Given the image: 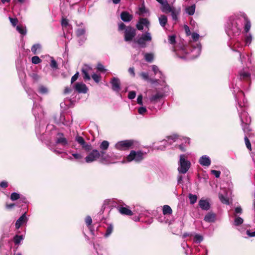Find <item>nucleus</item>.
<instances>
[{
  "instance_id": "nucleus-42",
  "label": "nucleus",
  "mask_w": 255,
  "mask_h": 255,
  "mask_svg": "<svg viewBox=\"0 0 255 255\" xmlns=\"http://www.w3.org/2000/svg\"><path fill=\"white\" fill-rule=\"evenodd\" d=\"M219 197L220 201L223 203H224L226 204H229V200L227 198L224 197V196L223 195L219 194Z\"/></svg>"
},
{
  "instance_id": "nucleus-61",
  "label": "nucleus",
  "mask_w": 255,
  "mask_h": 255,
  "mask_svg": "<svg viewBox=\"0 0 255 255\" xmlns=\"http://www.w3.org/2000/svg\"><path fill=\"white\" fill-rule=\"evenodd\" d=\"M72 155L75 159L77 160L81 159L82 158V155L79 153H73Z\"/></svg>"
},
{
  "instance_id": "nucleus-14",
  "label": "nucleus",
  "mask_w": 255,
  "mask_h": 255,
  "mask_svg": "<svg viewBox=\"0 0 255 255\" xmlns=\"http://www.w3.org/2000/svg\"><path fill=\"white\" fill-rule=\"evenodd\" d=\"M92 70V68L89 66H85L82 69L81 72L84 80H89L90 79V76L89 74L90 71Z\"/></svg>"
},
{
  "instance_id": "nucleus-5",
  "label": "nucleus",
  "mask_w": 255,
  "mask_h": 255,
  "mask_svg": "<svg viewBox=\"0 0 255 255\" xmlns=\"http://www.w3.org/2000/svg\"><path fill=\"white\" fill-rule=\"evenodd\" d=\"M191 166V163L186 159V156L184 154H181L180 156V160L179 162V167L178 171L180 173H186Z\"/></svg>"
},
{
  "instance_id": "nucleus-9",
  "label": "nucleus",
  "mask_w": 255,
  "mask_h": 255,
  "mask_svg": "<svg viewBox=\"0 0 255 255\" xmlns=\"http://www.w3.org/2000/svg\"><path fill=\"white\" fill-rule=\"evenodd\" d=\"M75 140L82 146V148L86 151H89L91 150V145L87 143L83 137L77 135L75 137Z\"/></svg>"
},
{
  "instance_id": "nucleus-39",
  "label": "nucleus",
  "mask_w": 255,
  "mask_h": 255,
  "mask_svg": "<svg viewBox=\"0 0 255 255\" xmlns=\"http://www.w3.org/2000/svg\"><path fill=\"white\" fill-rule=\"evenodd\" d=\"M50 65L51 67L53 69H56L58 68V65L57 62L54 59L53 57L51 58Z\"/></svg>"
},
{
  "instance_id": "nucleus-51",
  "label": "nucleus",
  "mask_w": 255,
  "mask_h": 255,
  "mask_svg": "<svg viewBox=\"0 0 255 255\" xmlns=\"http://www.w3.org/2000/svg\"><path fill=\"white\" fill-rule=\"evenodd\" d=\"M9 19L11 23V24L15 26L18 23V20L16 18H12L11 17H9Z\"/></svg>"
},
{
  "instance_id": "nucleus-18",
  "label": "nucleus",
  "mask_w": 255,
  "mask_h": 255,
  "mask_svg": "<svg viewBox=\"0 0 255 255\" xmlns=\"http://www.w3.org/2000/svg\"><path fill=\"white\" fill-rule=\"evenodd\" d=\"M243 18V22H245L244 30L246 32H248L251 26V23L250 20L248 18L246 15L242 16Z\"/></svg>"
},
{
  "instance_id": "nucleus-36",
  "label": "nucleus",
  "mask_w": 255,
  "mask_h": 255,
  "mask_svg": "<svg viewBox=\"0 0 255 255\" xmlns=\"http://www.w3.org/2000/svg\"><path fill=\"white\" fill-rule=\"evenodd\" d=\"M17 30L21 34L25 35L26 33V30L25 27L20 26L17 25L16 27Z\"/></svg>"
},
{
  "instance_id": "nucleus-43",
  "label": "nucleus",
  "mask_w": 255,
  "mask_h": 255,
  "mask_svg": "<svg viewBox=\"0 0 255 255\" xmlns=\"http://www.w3.org/2000/svg\"><path fill=\"white\" fill-rule=\"evenodd\" d=\"M22 240V236L18 235H16L13 239L14 242L16 245L18 244Z\"/></svg>"
},
{
  "instance_id": "nucleus-28",
  "label": "nucleus",
  "mask_w": 255,
  "mask_h": 255,
  "mask_svg": "<svg viewBox=\"0 0 255 255\" xmlns=\"http://www.w3.org/2000/svg\"><path fill=\"white\" fill-rule=\"evenodd\" d=\"M172 213V210L171 207L168 205H164L163 207V214L164 215H170Z\"/></svg>"
},
{
  "instance_id": "nucleus-63",
  "label": "nucleus",
  "mask_w": 255,
  "mask_h": 255,
  "mask_svg": "<svg viewBox=\"0 0 255 255\" xmlns=\"http://www.w3.org/2000/svg\"><path fill=\"white\" fill-rule=\"evenodd\" d=\"M137 102L139 105H142V96L141 95L138 96L137 98Z\"/></svg>"
},
{
  "instance_id": "nucleus-48",
  "label": "nucleus",
  "mask_w": 255,
  "mask_h": 255,
  "mask_svg": "<svg viewBox=\"0 0 255 255\" xmlns=\"http://www.w3.org/2000/svg\"><path fill=\"white\" fill-rule=\"evenodd\" d=\"M92 78L96 83H99L100 81L101 76L98 74H93L92 75Z\"/></svg>"
},
{
  "instance_id": "nucleus-13",
  "label": "nucleus",
  "mask_w": 255,
  "mask_h": 255,
  "mask_svg": "<svg viewBox=\"0 0 255 255\" xmlns=\"http://www.w3.org/2000/svg\"><path fill=\"white\" fill-rule=\"evenodd\" d=\"M75 89L79 93H86L88 91L86 85L82 83H76L75 85Z\"/></svg>"
},
{
  "instance_id": "nucleus-64",
  "label": "nucleus",
  "mask_w": 255,
  "mask_h": 255,
  "mask_svg": "<svg viewBox=\"0 0 255 255\" xmlns=\"http://www.w3.org/2000/svg\"><path fill=\"white\" fill-rule=\"evenodd\" d=\"M247 235L250 237H255V231H251V230H248L247 231Z\"/></svg>"
},
{
  "instance_id": "nucleus-50",
  "label": "nucleus",
  "mask_w": 255,
  "mask_h": 255,
  "mask_svg": "<svg viewBox=\"0 0 255 255\" xmlns=\"http://www.w3.org/2000/svg\"><path fill=\"white\" fill-rule=\"evenodd\" d=\"M97 69L100 72H105L106 69H105L104 66L101 63H98L97 66Z\"/></svg>"
},
{
  "instance_id": "nucleus-21",
  "label": "nucleus",
  "mask_w": 255,
  "mask_h": 255,
  "mask_svg": "<svg viewBox=\"0 0 255 255\" xmlns=\"http://www.w3.org/2000/svg\"><path fill=\"white\" fill-rule=\"evenodd\" d=\"M120 213L123 215L131 216L133 214L132 212L127 207L120 206L118 207Z\"/></svg>"
},
{
  "instance_id": "nucleus-3",
  "label": "nucleus",
  "mask_w": 255,
  "mask_h": 255,
  "mask_svg": "<svg viewBox=\"0 0 255 255\" xmlns=\"http://www.w3.org/2000/svg\"><path fill=\"white\" fill-rule=\"evenodd\" d=\"M243 18H242V16H235V17L230 18L229 26L234 34L240 33Z\"/></svg>"
},
{
  "instance_id": "nucleus-8",
  "label": "nucleus",
  "mask_w": 255,
  "mask_h": 255,
  "mask_svg": "<svg viewBox=\"0 0 255 255\" xmlns=\"http://www.w3.org/2000/svg\"><path fill=\"white\" fill-rule=\"evenodd\" d=\"M136 35V30L131 26H128L126 28L124 38L126 41H130Z\"/></svg>"
},
{
  "instance_id": "nucleus-60",
  "label": "nucleus",
  "mask_w": 255,
  "mask_h": 255,
  "mask_svg": "<svg viewBox=\"0 0 255 255\" xmlns=\"http://www.w3.org/2000/svg\"><path fill=\"white\" fill-rule=\"evenodd\" d=\"M79 76V73L77 72L74 75H73L71 80V83H73L74 82H75L77 79H78Z\"/></svg>"
},
{
  "instance_id": "nucleus-23",
  "label": "nucleus",
  "mask_w": 255,
  "mask_h": 255,
  "mask_svg": "<svg viewBox=\"0 0 255 255\" xmlns=\"http://www.w3.org/2000/svg\"><path fill=\"white\" fill-rule=\"evenodd\" d=\"M240 79L243 80L248 81L250 80L251 78V74L244 70H242L239 73Z\"/></svg>"
},
{
  "instance_id": "nucleus-29",
  "label": "nucleus",
  "mask_w": 255,
  "mask_h": 255,
  "mask_svg": "<svg viewBox=\"0 0 255 255\" xmlns=\"http://www.w3.org/2000/svg\"><path fill=\"white\" fill-rule=\"evenodd\" d=\"M140 76L144 80L150 81L152 83H154V80L149 78L148 73L147 72H141L139 74Z\"/></svg>"
},
{
  "instance_id": "nucleus-62",
  "label": "nucleus",
  "mask_w": 255,
  "mask_h": 255,
  "mask_svg": "<svg viewBox=\"0 0 255 255\" xmlns=\"http://www.w3.org/2000/svg\"><path fill=\"white\" fill-rule=\"evenodd\" d=\"M139 14L142 15L146 12V9L144 6H142L139 8Z\"/></svg>"
},
{
  "instance_id": "nucleus-26",
  "label": "nucleus",
  "mask_w": 255,
  "mask_h": 255,
  "mask_svg": "<svg viewBox=\"0 0 255 255\" xmlns=\"http://www.w3.org/2000/svg\"><path fill=\"white\" fill-rule=\"evenodd\" d=\"M159 21L162 27H165L167 22V17L165 15H161L159 17Z\"/></svg>"
},
{
  "instance_id": "nucleus-31",
  "label": "nucleus",
  "mask_w": 255,
  "mask_h": 255,
  "mask_svg": "<svg viewBox=\"0 0 255 255\" xmlns=\"http://www.w3.org/2000/svg\"><path fill=\"white\" fill-rule=\"evenodd\" d=\"M135 42L142 48H145L146 46V41L143 40L140 37L137 39Z\"/></svg>"
},
{
  "instance_id": "nucleus-32",
  "label": "nucleus",
  "mask_w": 255,
  "mask_h": 255,
  "mask_svg": "<svg viewBox=\"0 0 255 255\" xmlns=\"http://www.w3.org/2000/svg\"><path fill=\"white\" fill-rule=\"evenodd\" d=\"M152 69L153 70V71L154 72V74L155 75H156L157 74H159V75H160L159 77L160 78H162V72L159 70L158 67L155 65H152Z\"/></svg>"
},
{
  "instance_id": "nucleus-16",
  "label": "nucleus",
  "mask_w": 255,
  "mask_h": 255,
  "mask_svg": "<svg viewBox=\"0 0 255 255\" xmlns=\"http://www.w3.org/2000/svg\"><path fill=\"white\" fill-rule=\"evenodd\" d=\"M199 162L202 166L207 167L210 166L211 163L210 158L207 155H203L201 157Z\"/></svg>"
},
{
  "instance_id": "nucleus-54",
  "label": "nucleus",
  "mask_w": 255,
  "mask_h": 255,
  "mask_svg": "<svg viewBox=\"0 0 255 255\" xmlns=\"http://www.w3.org/2000/svg\"><path fill=\"white\" fill-rule=\"evenodd\" d=\"M252 36L249 34L246 37L245 42L246 44H250L252 42Z\"/></svg>"
},
{
  "instance_id": "nucleus-15",
  "label": "nucleus",
  "mask_w": 255,
  "mask_h": 255,
  "mask_svg": "<svg viewBox=\"0 0 255 255\" xmlns=\"http://www.w3.org/2000/svg\"><path fill=\"white\" fill-rule=\"evenodd\" d=\"M112 85V89L114 91L119 92L120 90V82L119 79L114 77L111 81Z\"/></svg>"
},
{
  "instance_id": "nucleus-57",
  "label": "nucleus",
  "mask_w": 255,
  "mask_h": 255,
  "mask_svg": "<svg viewBox=\"0 0 255 255\" xmlns=\"http://www.w3.org/2000/svg\"><path fill=\"white\" fill-rule=\"evenodd\" d=\"M138 112L139 114L143 115L146 112V109L145 107H140L138 110Z\"/></svg>"
},
{
  "instance_id": "nucleus-49",
  "label": "nucleus",
  "mask_w": 255,
  "mask_h": 255,
  "mask_svg": "<svg viewBox=\"0 0 255 255\" xmlns=\"http://www.w3.org/2000/svg\"><path fill=\"white\" fill-rule=\"evenodd\" d=\"M47 89L43 86H41L39 88V92L41 94H46L47 93Z\"/></svg>"
},
{
  "instance_id": "nucleus-11",
  "label": "nucleus",
  "mask_w": 255,
  "mask_h": 255,
  "mask_svg": "<svg viewBox=\"0 0 255 255\" xmlns=\"http://www.w3.org/2000/svg\"><path fill=\"white\" fill-rule=\"evenodd\" d=\"M143 25L148 28L149 22L146 18H140L136 24V27L138 30H142L143 29Z\"/></svg>"
},
{
  "instance_id": "nucleus-58",
  "label": "nucleus",
  "mask_w": 255,
  "mask_h": 255,
  "mask_svg": "<svg viewBox=\"0 0 255 255\" xmlns=\"http://www.w3.org/2000/svg\"><path fill=\"white\" fill-rule=\"evenodd\" d=\"M128 71L132 77H135V74L134 72V69L133 67H130L128 69Z\"/></svg>"
},
{
  "instance_id": "nucleus-27",
  "label": "nucleus",
  "mask_w": 255,
  "mask_h": 255,
  "mask_svg": "<svg viewBox=\"0 0 255 255\" xmlns=\"http://www.w3.org/2000/svg\"><path fill=\"white\" fill-rule=\"evenodd\" d=\"M109 146V142L107 140H104L101 143L99 147L100 149L101 150V151L105 152L104 151L107 150Z\"/></svg>"
},
{
  "instance_id": "nucleus-59",
  "label": "nucleus",
  "mask_w": 255,
  "mask_h": 255,
  "mask_svg": "<svg viewBox=\"0 0 255 255\" xmlns=\"http://www.w3.org/2000/svg\"><path fill=\"white\" fill-rule=\"evenodd\" d=\"M192 38L194 41H197L199 38V35L197 33H193L192 34Z\"/></svg>"
},
{
  "instance_id": "nucleus-12",
  "label": "nucleus",
  "mask_w": 255,
  "mask_h": 255,
  "mask_svg": "<svg viewBox=\"0 0 255 255\" xmlns=\"http://www.w3.org/2000/svg\"><path fill=\"white\" fill-rule=\"evenodd\" d=\"M121 18L126 22L130 21L133 18V15L127 11H124L121 13Z\"/></svg>"
},
{
  "instance_id": "nucleus-24",
  "label": "nucleus",
  "mask_w": 255,
  "mask_h": 255,
  "mask_svg": "<svg viewBox=\"0 0 255 255\" xmlns=\"http://www.w3.org/2000/svg\"><path fill=\"white\" fill-rule=\"evenodd\" d=\"M26 221V217L25 214L22 215L16 222L15 227L19 229L20 227Z\"/></svg>"
},
{
  "instance_id": "nucleus-6",
  "label": "nucleus",
  "mask_w": 255,
  "mask_h": 255,
  "mask_svg": "<svg viewBox=\"0 0 255 255\" xmlns=\"http://www.w3.org/2000/svg\"><path fill=\"white\" fill-rule=\"evenodd\" d=\"M143 158V153L141 151H135L131 150L129 154L127 157V160L128 162H130L134 160L136 162H139Z\"/></svg>"
},
{
  "instance_id": "nucleus-20",
  "label": "nucleus",
  "mask_w": 255,
  "mask_h": 255,
  "mask_svg": "<svg viewBox=\"0 0 255 255\" xmlns=\"http://www.w3.org/2000/svg\"><path fill=\"white\" fill-rule=\"evenodd\" d=\"M163 95L162 93L157 92L155 94L153 95L150 98V101L151 102L155 103L158 102L162 97Z\"/></svg>"
},
{
  "instance_id": "nucleus-47",
  "label": "nucleus",
  "mask_w": 255,
  "mask_h": 255,
  "mask_svg": "<svg viewBox=\"0 0 255 255\" xmlns=\"http://www.w3.org/2000/svg\"><path fill=\"white\" fill-rule=\"evenodd\" d=\"M203 240V237L198 234H196L194 237V241L197 243H200Z\"/></svg>"
},
{
  "instance_id": "nucleus-53",
  "label": "nucleus",
  "mask_w": 255,
  "mask_h": 255,
  "mask_svg": "<svg viewBox=\"0 0 255 255\" xmlns=\"http://www.w3.org/2000/svg\"><path fill=\"white\" fill-rule=\"evenodd\" d=\"M85 222L88 226L91 225V224H92V220L91 217L89 216H87L85 219Z\"/></svg>"
},
{
  "instance_id": "nucleus-56",
  "label": "nucleus",
  "mask_w": 255,
  "mask_h": 255,
  "mask_svg": "<svg viewBox=\"0 0 255 255\" xmlns=\"http://www.w3.org/2000/svg\"><path fill=\"white\" fill-rule=\"evenodd\" d=\"M61 25L63 27H66L68 25V21L66 18H63L61 21Z\"/></svg>"
},
{
  "instance_id": "nucleus-7",
  "label": "nucleus",
  "mask_w": 255,
  "mask_h": 255,
  "mask_svg": "<svg viewBox=\"0 0 255 255\" xmlns=\"http://www.w3.org/2000/svg\"><path fill=\"white\" fill-rule=\"evenodd\" d=\"M183 140L185 143H190V138L188 137H180L179 136L174 134L173 135H171L168 137L167 140L163 141V145H164L166 143H169V144H171L173 142L176 141H178V140Z\"/></svg>"
},
{
  "instance_id": "nucleus-2",
  "label": "nucleus",
  "mask_w": 255,
  "mask_h": 255,
  "mask_svg": "<svg viewBox=\"0 0 255 255\" xmlns=\"http://www.w3.org/2000/svg\"><path fill=\"white\" fill-rule=\"evenodd\" d=\"M100 158L101 161L104 163H111L108 155L105 154V152H99L97 149H94L86 157L85 161L88 162H91Z\"/></svg>"
},
{
  "instance_id": "nucleus-44",
  "label": "nucleus",
  "mask_w": 255,
  "mask_h": 255,
  "mask_svg": "<svg viewBox=\"0 0 255 255\" xmlns=\"http://www.w3.org/2000/svg\"><path fill=\"white\" fill-rule=\"evenodd\" d=\"M31 61L32 63L37 64L41 62V60L39 58V57L37 56H34L32 57Z\"/></svg>"
},
{
  "instance_id": "nucleus-37",
  "label": "nucleus",
  "mask_w": 255,
  "mask_h": 255,
  "mask_svg": "<svg viewBox=\"0 0 255 255\" xmlns=\"http://www.w3.org/2000/svg\"><path fill=\"white\" fill-rule=\"evenodd\" d=\"M189 198L190 200V204H194L195 203L197 200V196L196 195H193L192 194H190L189 195Z\"/></svg>"
},
{
  "instance_id": "nucleus-10",
  "label": "nucleus",
  "mask_w": 255,
  "mask_h": 255,
  "mask_svg": "<svg viewBox=\"0 0 255 255\" xmlns=\"http://www.w3.org/2000/svg\"><path fill=\"white\" fill-rule=\"evenodd\" d=\"M55 143L57 144H60L63 146H65L68 144L67 139L64 137L63 133L61 132H58L56 134Z\"/></svg>"
},
{
  "instance_id": "nucleus-19",
  "label": "nucleus",
  "mask_w": 255,
  "mask_h": 255,
  "mask_svg": "<svg viewBox=\"0 0 255 255\" xmlns=\"http://www.w3.org/2000/svg\"><path fill=\"white\" fill-rule=\"evenodd\" d=\"M200 207L203 210H208L210 205L209 202L206 200L201 199L199 202Z\"/></svg>"
},
{
  "instance_id": "nucleus-38",
  "label": "nucleus",
  "mask_w": 255,
  "mask_h": 255,
  "mask_svg": "<svg viewBox=\"0 0 255 255\" xmlns=\"http://www.w3.org/2000/svg\"><path fill=\"white\" fill-rule=\"evenodd\" d=\"M41 48V45L39 44H36L32 46L31 47V51L34 54H35L37 53V51L39 50Z\"/></svg>"
},
{
  "instance_id": "nucleus-17",
  "label": "nucleus",
  "mask_w": 255,
  "mask_h": 255,
  "mask_svg": "<svg viewBox=\"0 0 255 255\" xmlns=\"http://www.w3.org/2000/svg\"><path fill=\"white\" fill-rule=\"evenodd\" d=\"M174 8L171 6L167 1L165 0L162 4V11L165 13L170 12Z\"/></svg>"
},
{
  "instance_id": "nucleus-52",
  "label": "nucleus",
  "mask_w": 255,
  "mask_h": 255,
  "mask_svg": "<svg viewBox=\"0 0 255 255\" xmlns=\"http://www.w3.org/2000/svg\"><path fill=\"white\" fill-rule=\"evenodd\" d=\"M136 96V93L134 91H130L128 94V98L129 99H133L135 98Z\"/></svg>"
},
{
  "instance_id": "nucleus-4",
  "label": "nucleus",
  "mask_w": 255,
  "mask_h": 255,
  "mask_svg": "<svg viewBox=\"0 0 255 255\" xmlns=\"http://www.w3.org/2000/svg\"><path fill=\"white\" fill-rule=\"evenodd\" d=\"M137 142L134 140H125L118 142L115 144V148L120 150H126L134 148Z\"/></svg>"
},
{
  "instance_id": "nucleus-45",
  "label": "nucleus",
  "mask_w": 255,
  "mask_h": 255,
  "mask_svg": "<svg viewBox=\"0 0 255 255\" xmlns=\"http://www.w3.org/2000/svg\"><path fill=\"white\" fill-rule=\"evenodd\" d=\"M76 33L78 37L82 36L85 33V29L84 28H79L76 30Z\"/></svg>"
},
{
  "instance_id": "nucleus-25",
  "label": "nucleus",
  "mask_w": 255,
  "mask_h": 255,
  "mask_svg": "<svg viewBox=\"0 0 255 255\" xmlns=\"http://www.w3.org/2000/svg\"><path fill=\"white\" fill-rule=\"evenodd\" d=\"M140 37L146 42H150L152 40L151 34L148 32L142 34Z\"/></svg>"
},
{
  "instance_id": "nucleus-33",
  "label": "nucleus",
  "mask_w": 255,
  "mask_h": 255,
  "mask_svg": "<svg viewBox=\"0 0 255 255\" xmlns=\"http://www.w3.org/2000/svg\"><path fill=\"white\" fill-rule=\"evenodd\" d=\"M113 231V226L112 225L110 224L109 225L106 230V233L105 234V237H109L112 233Z\"/></svg>"
},
{
  "instance_id": "nucleus-41",
  "label": "nucleus",
  "mask_w": 255,
  "mask_h": 255,
  "mask_svg": "<svg viewBox=\"0 0 255 255\" xmlns=\"http://www.w3.org/2000/svg\"><path fill=\"white\" fill-rule=\"evenodd\" d=\"M170 12L171 13V16L173 20L176 21L178 19V12L174 8Z\"/></svg>"
},
{
  "instance_id": "nucleus-46",
  "label": "nucleus",
  "mask_w": 255,
  "mask_h": 255,
  "mask_svg": "<svg viewBox=\"0 0 255 255\" xmlns=\"http://www.w3.org/2000/svg\"><path fill=\"white\" fill-rule=\"evenodd\" d=\"M168 41L169 42L172 44L174 45L176 43V37L175 35H170L168 36Z\"/></svg>"
},
{
  "instance_id": "nucleus-35",
  "label": "nucleus",
  "mask_w": 255,
  "mask_h": 255,
  "mask_svg": "<svg viewBox=\"0 0 255 255\" xmlns=\"http://www.w3.org/2000/svg\"><path fill=\"white\" fill-rule=\"evenodd\" d=\"M243 219L240 217H236L234 220V225L236 226H238L243 223Z\"/></svg>"
},
{
  "instance_id": "nucleus-1",
  "label": "nucleus",
  "mask_w": 255,
  "mask_h": 255,
  "mask_svg": "<svg viewBox=\"0 0 255 255\" xmlns=\"http://www.w3.org/2000/svg\"><path fill=\"white\" fill-rule=\"evenodd\" d=\"M239 116L242 122V126L243 131L245 132V142L247 148L250 150H252L251 141L255 142V134L252 132L251 129L250 128V124L251 122V119L248 116V114L245 110L239 113Z\"/></svg>"
},
{
  "instance_id": "nucleus-22",
  "label": "nucleus",
  "mask_w": 255,
  "mask_h": 255,
  "mask_svg": "<svg viewBox=\"0 0 255 255\" xmlns=\"http://www.w3.org/2000/svg\"><path fill=\"white\" fill-rule=\"evenodd\" d=\"M216 218V214L213 213H208L204 217V220L209 223L214 222Z\"/></svg>"
},
{
  "instance_id": "nucleus-40",
  "label": "nucleus",
  "mask_w": 255,
  "mask_h": 255,
  "mask_svg": "<svg viewBox=\"0 0 255 255\" xmlns=\"http://www.w3.org/2000/svg\"><path fill=\"white\" fill-rule=\"evenodd\" d=\"M20 198V195L16 192L12 193L10 195V199L12 201H15Z\"/></svg>"
},
{
  "instance_id": "nucleus-34",
  "label": "nucleus",
  "mask_w": 255,
  "mask_h": 255,
  "mask_svg": "<svg viewBox=\"0 0 255 255\" xmlns=\"http://www.w3.org/2000/svg\"><path fill=\"white\" fill-rule=\"evenodd\" d=\"M195 10V5H193L190 6H189L186 8L187 13H188L190 15H192L194 13Z\"/></svg>"
},
{
  "instance_id": "nucleus-55",
  "label": "nucleus",
  "mask_w": 255,
  "mask_h": 255,
  "mask_svg": "<svg viewBox=\"0 0 255 255\" xmlns=\"http://www.w3.org/2000/svg\"><path fill=\"white\" fill-rule=\"evenodd\" d=\"M211 173L213 175L215 176L216 177L219 178L221 174V172L220 171L212 170H211Z\"/></svg>"
},
{
  "instance_id": "nucleus-30",
  "label": "nucleus",
  "mask_w": 255,
  "mask_h": 255,
  "mask_svg": "<svg viewBox=\"0 0 255 255\" xmlns=\"http://www.w3.org/2000/svg\"><path fill=\"white\" fill-rule=\"evenodd\" d=\"M144 57L146 61L148 62H151L154 58L153 54L152 53H145Z\"/></svg>"
}]
</instances>
